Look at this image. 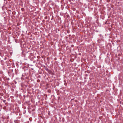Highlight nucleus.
Segmentation results:
<instances>
[{"mask_svg": "<svg viewBox=\"0 0 123 123\" xmlns=\"http://www.w3.org/2000/svg\"><path fill=\"white\" fill-rule=\"evenodd\" d=\"M6 106H4V107H3V109H4V110L6 109Z\"/></svg>", "mask_w": 123, "mask_h": 123, "instance_id": "obj_1", "label": "nucleus"}, {"mask_svg": "<svg viewBox=\"0 0 123 123\" xmlns=\"http://www.w3.org/2000/svg\"><path fill=\"white\" fill-rule=\"evenodd\" d=\"M6 101V100H3V102H4V103H5Z\"/></svg>", "mask_w": 123, "mask_h": 123, "instance_id": "obj_2", "label": "nucleus"}]
</instances>
